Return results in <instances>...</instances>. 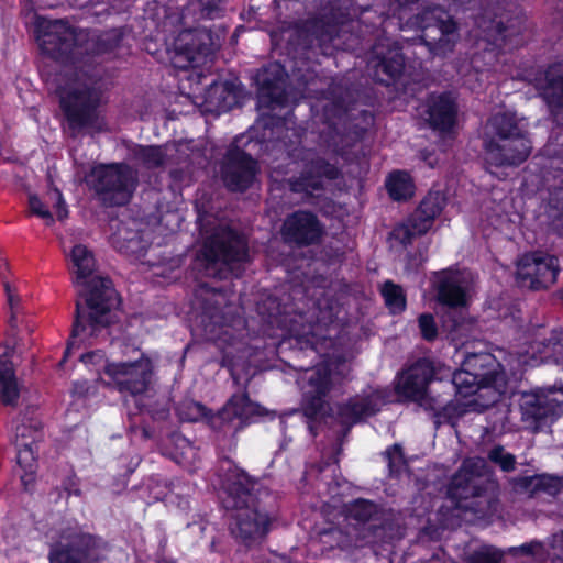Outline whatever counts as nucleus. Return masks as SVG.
<instances>
[{"label":"nucleus","instance_id":"2f4dec72","mask_svg":"<svg viewBox=\"0 0 563 563\" xmlns=\"http://www.w3.org/2000/svg\"><path fill=\"white\" fill-rule=\"evenodd\" d=\"M530 349L541 360L559 363L563 360V331L553 329L549 335L538 334L530 343Z\"/></svg>","mask_w":563,"mask_h":563},{"label":"nucleus","instance_id":"a211bd4d","mask_svg":"<svg viewBox=\"0 0 563 563\" xmlns=\"http://www.w3.org/2000/svg\"><path fill=\"white\" fill-rule=\"evenodd\" d=\"M323 234V224L318 216L310 210L292 211L286 216L280 227L283 242L297 249L319 244Z\"/></svg>","mask_w":563,"mask_h":563},{"label":"nucleus","instance_id":"393cba45","mask_svg":"<svg viewBox=\"0 0 563 563\" xmlns=\"http://www.w3.org/2000/svg\"><path fill=\"white\" fill-rule=\"evenodd\" d=\"M484 147L487 161L492 165L518 167L530 156L532 142L526 133L517 137H506L501 142H496L495 139L486 140Z\"/></svg>","mask_w":563,"mask_h":563},{"label":"nucleus","instance_id":"8fccbe9b","mask_svg":"<svg viewBox=\"0 0 563 563\" xmlns=\"http://www.w3.org/2000/svg\"><path fill=\"white\" fill-rule=\"evenodd\" d=\"M169 188L174 192H181L185 187L191 184V172L188 166L175 167L168 172Z\"/></svg>","mask_w":563,"mask_h":563},{"label":"nucleus","instance_id":"ddd939ff","mask_svg":"<svg viewBox=\"0 0 563 563\" xmlns=\"http://www.w3.org/2000/svg\"><path fill=\"white\" fill-rule=\"evenodd\" d=\"M199 415L216 431H222L234 420H239L240 428L255 422V418L263 417L267 410L257 402L251 400L247 391L233 394L224 404V406L213 412L200 402L196 404Z\"/></svg>","mask_w":563,"mask_h":563},{"label":"nucleus","instance_id":"f03ea898","mask_svg":"<svg viewBox=\"0 0 563 563\" xmlns=\"http://www.w3.org/2000/svg\"><path fill=\"white\" fill-rule=\"evenodd\" d=\"M122 27L76 30L62 20L41 19L35 25V37L42 53L54 62L69 66L91 84L101 77L99 58L114 52L124 38Z\"/></svg>","mask_w":563,"mask_h":563},{"label":"nucleus","instance_id":"412c9836","mask_svg":"<svg viewBox=\"0 0 563 563\" xmlns=\"http://www.w3.org/2000/svg\"><path fill=\"white\" fill-rule=\"evenodd\" d=\"M211 33L207 30H187L175 41L172 63L175 68L186 70L198 66L201 58L212 54Z\"/></svg>","mask_w":563,"mask_h":563},{"label":"nucleus","instance_id":"79ce46f5","mask_svg":"<svg viewBox=\"0 0 563 563\" xmlns=\"http://www.w3.org/2000/svg\"><path fill=\"white\" fill-rule=\"evenodd\" d=\"M445 206V195L440 190H430L423 197V199L420 201L416 209H418L420 213L427 216L432 221H435V219L441 214Z\"/></svg>","mask_w":563,"mask_h":563},{"label":"nucleus","instance_id":"de8ad7c7","mask_svg":"<svg viewBox=\"0 0 563 563\" xmlns=\"http://www.w3.org/2000/svg\"><path fill=\"white\" fill-rule=\"evenodd\" d=\"M487 457L492 463L498 465L503 472L509 473L516 468V456L512 453L506 452L505 448L500 444L493 446Z\"/></svg>","mask_w":563,"mask_h":563},{"label":"nucleus","instance_id":"4468645a","mask_svg":"<svg viewBox=\"0 0 563 563\" xmlns=\"http://www.w3.org/2000/svg\"><path fill=\"white\" fill-rule=\"evenodd\" d=\"M103 372L111 378L120 394L134 397L148 390L154 375V365L152 360L142 353L133 362H107Z\"/></svg>","mask_w":563,"mask_h":563},{"label":"nucleus","instance_id":"5fc2aeb1","mask_svg":"<svg viewBox=\"0 0 563 563\" xmlns=\"http://www.w3.org/2000/svg\"><path fill=\"white\" fill-rule=\"evenodd\" d=\"M428 257L421 250L408 252L405 256L404 269L407 274H418Z\"/></svg>","mask_w":563,"mask_h":563},{"label":"nucleus","instance_id":"b1692460","mask_svg":"<svg viewBox=\"0 0 563 563\" xmlns=\"http://www.w3.org/2000/svg\"><path fill=\"white\" fill-rule=\"evenodd\" d=\"M380 407L382 395L378 390L354 395L336 405V419L349 432L354 426L376 416Z\"/></svg>","mask_w":563,"mask_h":563},{"label":"nucleus","instance_id":"a878e982","mask_svg":"<svg viewBox=\"0 0 563 563\" xmlns=\"http://www.w3.org/2000/svg\"><path fill=\"white\" fill-rule=\"evenodd\" d=\"M433 289L437 303L449 310L465 309L468 305L466 288L462 285L459 276L449 269L434 274Z\"/></svg>","mask_w":563,"mask_h":563},{"label":"nucleus","instance_id":"052dcab7","mask_svg":"<svg viewBox=\"0 0 563 563\" xmlns=\"http://www.w3.org/2000/svg\"><path fill=\"white\" fill-rule=\"evenodd\" d=\"M306 424L310 435L313 439L317 438L321 427V418L306 419Z\"/></svg>","mask_w":563,"mask_h":563},{"label":"nucleus","instance_id":"c9c22d12","mask_svg":"<svg viewBox=\"0 0 563 563\" xmlns=\"http://www.w3.org/2000/svg\"><path fill=\"white\" fill-rule=\"evenodd\" d=\"M489 126L493 132V137L496 142H501L506 137H517L526 134L518 124L516 115L509 112H498L489 119Z\"/></svg>","mask_w":563,"mask_h":563},{"label":"nucleus","instance_id":"9d476101","mask_svg":"<svg viewBox=\"0 0 563 563\" xmlns=\"http://www.w3.org/2000/svg\"><path fill=\"white\" fill-rule=\"evenodd\" d=\"M66 542H55L48 551L49 563H100L110 551V543L101 536L74 530L62 534Z\"/></svg>","mask_w":563,"mask_h":563},{"label":"nucleus","instance_id":"6ab92c4d","mask_svg":"<svg viewBox=\"0 0 563 563\" xmlns=\"http://www.w3.org/2000/svg\"><path fill=\"white\" fill-rule=\"evenodd\" d=\"M412 25L421 31L420 37L431 51L442 48L448 36L457 31L456 22L439 5L427 7L417 13Z\"/></svg>","mask_w":563,"mask_h":563},{"label":"nucleus","instance_id":"13d9d810","mask_svg":"<svg viewBox=\"0 0 563 563\" xmlns=\"http://www.w3.org/2000/svg\"><path fill=\"white\" fill-rule=\"evenodd\" d=\"M321 34L317 37L318 43L322 46L325 43H330L335 37V27L332 25H322Z\"/></svg>","mask_w":563,"mask_h":563},{"label":"nucleus","instance_id":"69168bd1","mask_svg":"<svg viewBox=\"0 0 563 563\" xmlns=\"http://www.w3.org/2000/svg\"><path fill=\"white\" fill-rule=\"evenodd\" d=\"M554 10L558 14H560L563 22V0H556L554 4Z\"/></svg>","mask_w":563,"mask_h":563},{"label":"nucleus","instance_id":"39448f33","mask_svg":"<svg viewBox=\"0 0 563 563\" xmlns=\"http://www.w3.org/2000/svg\"><path fill=\"white\" fill-rule=\"evenodd\" d=\"M250 261L246 236L230 225L216 229L197 250L192 267L206 277L225 279L235 264Z\"/></svg>","mask_w":563,"mask_h":563},{"label":"nucleus","instance_id":"c85d7f7f","mask_svg":"<svg viewBox=\"0 0 563 563\" xmlns=\"http://www.w3.org/2000/svg\"><path fill=\"white\" fill-rule=\"evenodd\" d=\"M521 18L517 16H497L492 20L486 30V37L489 43L498 48H505L512 43V37L520 35Z\"/></svg>","mask_w":563,"mask_h":563},{"label":"nucleus","instance_id":"1a4fd4ad","mask_svg":"<svg viewBox=\"0 0 563 563\" xmlns=\"http://www.w3.org/2000/svg\"><path fill=\"white\" fill-rule=\"evenodd\" d=\"M435 377V367L428 357H419L406 369L397 375L395 393L398 397L417 402L426 409L432 410L438 418H449L451 407L438 404V400L429 395V385Z\"/></svg>","mask_w":563,"mask_h":563},{"label":"nucleus","instance_id":"aec40b11","mask_svg":"<svg viewBox=\"0 0 563 563\" xmlns=\"http://www.w3.org/2000/svg\"><path fill=\"white\" fill-rule=\"evenodd\" d=\"M257 170L256 159L244 150L235 146L227 151L221 174L229 191L245 192L252 187Z\"/></svg>","mask_w":563,"mask_h":563},{"label":"nucleus","instance_id":"f257e3e1","mask_svg":"<svg viewBox=\"0 0 563 563\" xmlns=\"http://www.w3.org/2000/svg\"><path fill=\"white\" fill-rule=\"evenodd\" d=\"M219 294L218 288L201 283L195 290V299H201V322L205 327L210 325L211 332L225 336L224 340L236 352V361L230 360L228 352L222 357V366L228 367L232 376L240 361L246 365L261 362L286 343L300 352L310 350L317 353L318 345L325 340L321 327L309 321L306 312L296 310L276 296H268L257 305L265 325L262 334L252 335L245 318L236 313L229 319L221 305L213 300Z\"/></svg>","mask_w":563,"mask_h":563},{"label":"nucleus","instance_id":"338daca9","mask_svg":"<svg viewBox=\"0 0 563 563\" xmlns=\"http://www.w3.org/2000/svg\"><path fill=\"white\" fill-rule=\"evenodd\" d=\"M399 4L406 5L409 3H416L418 0H397Z\"/></svg>","mask_w":563,"mask_h":563},{"label":"nucleus","instance_id":"0e129e2a","mask_svg":"<svg viewBox=\"0 0 563 563\" xmlns=\"http://www.w3.org/2000/svg\"><path fill=\"white\" fill-rule=\"evenodd\" d=\"M331 464H333L336 468H339V460H338V457H335V456H330V457H328V460H327V461H324V462L322 461V462L319 464V472H323V471H324V468H325L327 466H330Z\"/></svg>","mask_w":563,"mask_h":563},{"label":"nucleus","instance_id":"7ed1b4c3","mask_svg":"<svg viewBox=\"0 0 563 563\" xmlns=\"http://www.w3.org/2000/svg\"><path fill=\"white\" fill-rule=\"evenodd\" d=\"M70 256L76 267L75 283L85 286L79 296L85 299L89 311H85L80 300L76 301L75 317L65 355L71 349H79L81 345L91 346L100 341H107L110 335L109 327L112 322L111 309L118 297V292L109 277L95 276L86 282L93 273L96 264L93 254L87 246L76 244L71 250Z\"/></svg>","mask_w":563,"mask_h":563},{"label":"nucleus","instance_id":"f8f14e48","mask_svg":"<svg viewBox=\"0 0 563 563\" xmlns=\"http://www.w3.org/2000/svg\"><path fill=\"white\" fill-rule=\"evenodd\" d=\"M234 518L231 533L235 540L250 548L261 543L276 520L278 503L276 494L266 495L263 503L243 508Z\"/></svg>","mask_w":563,"mask_h":563},{"label":"nucleus","instance_id":"58836bf2","mask_svg":"<svg viewBox=\"0 0 563 563\" xmlns=\"http://www.w3.org/2000/svg\"><path fill=\"white\" fill-rule=\"evenodd\" d=\"M133 158L147 169L162 167L167 158L166 152L159 145L137 144L132 150Z\"/></svg>","mask_w":563,"mask_h":563},{"label":"nucleus","instance_id":"dca6fc26","mask_svg":"<svg viewBox=\"0 0 563 563\" xmlns=\"http://www.w3.org/2000/svg\"><path fill=\"white\" fill-rule=\"evenodd\" d=\"M368 65L375 81L390 86L398 81L406 67L402 46L398 41L387 36L376 38L371 48Z\"/></svg>","mask_w":563,"mask_h":563},{"label":"nucleus","instance_id":"bb28decb","mask_svg":"<svg viewBox=\"0 0 563 563\" xmlns=\"http://www.w3.org/2000/svg\"><path fill=\"white\" fill-rule=\"evenodd\" d=\"M536 86L552 114L563 110V64L552 63L536 77Z\"/></svg>","mask_w":563,"mask_h":563},{"label":"nucleus","instance_id":"4c0bfd02","mask_svg":"<svg viewBox=\"0 0 563 563\" xmlns=\"http://www.w3.org/2000/svg\"><path fill=\"white\" fill-rule=\"evenodd\" d=\"M380 295L390 314L398 316L406 310L407 297L400 285L386 280L382 285Z\"/></svg>","mask_w":563,"mask_h":563},{"label":"nucleus","instance_id":"5701e85b","mask_svg":"<svg viewBox=\"0 0 563 563\" xmlns=\"http://www.w3.org/2000/svg\"><path fill=\"white\" fill-rule=\"evenodd\" d=\"M345 517L347 520L354 521L357 527L367 526L374 537H383L394 527L391 511L365 498H356L346 504Z\"/></svg>","mask_w":563,"mask_h":563},{"label":"nucleus","instance_id":"2eb2a0df","mask_svg":"<svg viewBox=\"0 0 563 563\" xmlns=\"http://www.w3.org/2000/svg\"><path fill=\"white\" fill-rule=\"evenodd\" d=\"M302 166L298 174L287 179L288 189L303 197H313L316 191L324 190V180H335L340 169L325 158L311 152H303Z\"/></svg>","mask_w":563,"mask_h":563},{"label":"nucleus","instance_id":"20e7f679","mask_svg":"<svg viewBox=\"0 0 563 563\" xmlns=\"http://www.w3.org/2000/svg\"><path fill=\"white\" fill-rule=\"evenodd\" d=\"M499 482L483 457L465 459L452 476L448 496L461 510L471 511L477 519L493 518L499 508Z\"/></svg>","mask_w":563,"mask_h":563},{"label":"nucleus","instance_id":"0eeeda50","mask_svg":"<svg viewBox=\"0 0 563 563\" xmlns=\"http://www.w3.org/2000/svg\"><path fill=\"white\" fill-rule=\"evenodd\" d=\"M59 109L74 136L87 131H102L99 108L101 91L93 85L65 86L57 89Z\"/></svg>","mask_w":563,"mask_h":563},{"label":"nucleus","instance_id":"6e6d98bb","mask_svg":"<svg viewBox=\"0 0 563 563\" xmlns=\"http://www.w3.org/2000/svg\"><path fill=\"white\" fill-rule=\"evenodd\" d=\"M29 207L31 212L41 218L46 220V223L49 225L54 223V218L47 206L36 195H30L29 196Z\"/></svg>","mask_w":563,"mask_h":563},{"label":"nucleus","instance_id":"774afa93","mask_svg":"<svg viewBox=\"0 0 563 563\" xmlns=\"http://www.w3.org/2000/svg\"><path fill=\"white\" fill-rule=\"evenodd\" d=\"M158 563H177V562L174 560H170V559H163V560L158 561Z\"/></svg>","mask_w":563,"mask_h":563},{"label":"nucleus","instance_id":"72a5a7b5","mask_svg":"<svg viewBox=\"0 0 563 563\" xmlns=\"http://www.w3.org/2000/svg\"><path fill=\"white\" fill-rule=\"evenodd\" d=\"M386 190L394 201H407L415 196L416 185L407 170H393L385 180Z\"/></svg>","mask_w":563,"mask_h":563},{"label":"nucleus","instance_id":"423d86ee","mask_svg":"<svg viewBox=\"0 0 563 563\" xmlns=\"http://www.w3.org/2000/svg\"><path fill=\"white\" fill-rule=\"evenodd\" d=\"M256 86V106L261 111L260 124L264 130L274 132L287 125V115L274 111L284 109L288 103L287 73L278 62L263 65L253 76Z\"/></svg>","mask_w":563,"mask_h":563},{"label":"nucleus","instance_id":"a19ab883","mask_svg":"<svg viewBox=\"0 0 563 563\" xmlns=\"http://www.w3.org/2000/svg\"><path fill=\"white\" fill-rule=\"evenodd\" d=\"M383 455L387 462L388 476L390 478H399L408 466L401 444L394 443L387 446Z\"/></svg>","mask_w":563,"mask_h":563},{"label":"nucleus","instance_id":"bf43d9fd","mask_svg":"<svg viewBox=\"0 0 563 563\" xmlns=\"http://www.w3.org/2000/svg\"><path fill=\"white\" fill-rule=\"evenodd\" d=\"M55 194L57 196V205H56L57 218H58V220H63V219L67 218L68 209H67V206H66V203H65V201L63 199L62 192L58 189H56Z\"/></svg>","mask_w":563,"mask_h":563},{"label":"nucleus","instance_id":"4be33fe9","mask_svg":"<svg viewBox=\"0 0 563 563\" xmlns=\"http://www.w3.org/2000/svg\"><path fill=\"white\" fill-rule=\"evenodd\" d=\"M563 406V395L559 399L554 388L536 389L530 393H522L519 407L523 421H529L537 427L552 421L559 416Z\"/></svg>","mask_w":563,"mask_h":563},{"label":"nucleus","instance_id":"f3484780","mask_svg":"<svg viewBox=\"0 0 563 563\" xmlns=\"http://www.w3.org/2000/svg\"><path fill=\"white\" fill-rule=\"evenodd\" d=\"M560 272L559 258L543 251L527 253L517 264V280L531 290L549 288Z\"/></svg>","mask_w":563,"mask_h":563},{"label":"nucleus","instance_id":"9b49d317","mask_svg":"<svg viewBox=\"0 0 563 563\" xmlns=\"http://www.w3.org/2000/svg\"><path fill=\"white\" fill-rule=\"evenodd\" d=\"M228 462L229 466L221 478L222 505L227 510L249 508L263 503L266 495L275 494L260 478L250 475L233 461Z\"/></svg>","mask_w":563,"mask_h":563},{"label":"nucleus","instance_id":"3c124183","mask_svg":"<svg viewBox=\"0 0 563 563\" xmlns=\"http://www.w3.org/2000/svg\"><path fill=\"white\" fill-rule=\"evenodd\" d=\"M405 221L418 236L427 234L434 224V221L420 213L418 209H415Z\"/></svg>","mask_w":563,"mask_h":563},{"label":"nucleus","instance_id":"864d4df0","mask_svg":"<svg viewBox=\"0 0 563 563\" xmlns=\"http://www.w3.org/2000/svg\"><path fill=\"white\" fill-rule=\"evenodd\" d=\"M389 238L391 240L397 241L399 244H401L404 247H407L408 245H411L413 240L418 238V235L415 233L411 228H409V224L406 223L404 220L402 222L396 224L391 231L389 232Z\"/></svg>","mask_w":563,"mask_h":563},{"label":"nucleus","instance_id":"cd10ccee","mask_svg":"<svg viewBox=\"0 0 563 563\" xmlns=\"http://www.w3.org/2000/svg\"><path fill=\"white\" fill-rule=\"evenodd\" d=\"M457 108L449 93L442 92L432 98L427 109L429 126L439 132H449L456 121Z\"/></svg>","mask_w":563,"mask_h":563},{"label":"nucleus","instance_id":"c756f323","mask_svg":"<svg viewBox=\"0 0 563 563\" xmlns=\"http://www.w3.org/2000/svg\"><path fill=\"white\" fill-rule=\"evenodd\" d=\"M236 86L230 80H213L206 89L205 101L217 112L230 111L235 103Z\"/></svg>","mask_w":563,"mask_h":563},{"label":"nucleus","instance_id":"7c9ffc66","mask_svg":"<svg viewBox=\"0 0 563 563\" xmlns=\"http://www.w3.org/2000/svg\"><path fill=\"white\" fill-rule=\"evenodd\" d=\"M515 484L531 494L544 493L553 497L558 496L563 489V478L548 473L520 476L515 479Z\"/></svg>","mask_w":563,"mask_h":563},{"label":"nucleus","instance_id":"6e6552de","mask_svg":"<svg viewBox=\"0 0 563 563\" xmlns=\"http://www.w3.org/2000/svg\"><path fill=\"white\" fill-rule=\"evenodd\" d=\"M136 186V174L126 163L100 164L90 174V187L104 207L128 205Z\"/></svg>","mask_w":563,"mask_h":563},{"label":"nucleus","instance_id":"680f3d73","mask_svg":"<svg viewBox=\"0 0 563 563\" xmlns=\"http://www.w3.org/2000/svg\"><path fill=\"white\" fill-rule=\"evenodd\" d=\"M540 545L539 542L523 543L518 548V551L525 555H532L534 554L536 548Z\"/></svg>","mask_w":563,"mask_h":563},{"label":"nucleus","instance_id":"37998d69","mask_svg":"<svg viewBox=\"0 0 563 563\" xmlns=\"http://www.w3.org/2000/svg\"><path fill=\"white\" fill-rule=\"evenodd\" d=\"M325 397L310 391L305 393L299 409L303 417L306 419L323 418L327 405Z\"/></svg>","mask_w":563,"mask_h":563},{"label":"nucleus","instance_id":"603ef678","mask_svg":"<svg viewBox=\"0 0 563 563\" xmlns=\"http://www.w3.org/2000/svg\"><path fill=\"white\" fill-rule=\"evenodd\" d=\"M418 327L424 341L432 342L438 338L439 332L433 314L429 312L421 313L418 317Z\"/></svg>","mask_w":563,"mask_h":563},{"label":"nucleus","instance_id":"09e8293b","mask_svg":"<svg viewBox=\"0 0 563 563\" xmlns=\"http://www.w3.org/2000/svg\"><path fill=\"white\" fill-rule=\"evenodd\" d=\"M115 247L124 255L133 256L135 258L143 257L146 254V246L139 234H134L132 238L124 241L114 240Z\"/></svg>","mask_w":563,"mask_h":563},{"label":"nucleus","instance_id":"e433bc0d","mask_svg":"<svg viewBox=\"0 0 563 563\" xmlns=\"http://www.w3.org/2000/svg\"><path fill=\"white\" fill-rule=\"evenodd\" d=\"M16 448V462L19 467L23 471L20 475L21 483L25 490L30 489L35 482L37 471V445L15 446Z\"/></svg>","mask_w":563,"mask_h":563},{"label":"nucleus","instance_id":"49530a36","mask_svg":"<svg viewBox=\"0 0 563 563\" xmlns=\"http://www.w3.org/2000/svg\"><path fill=\"white\" fill-rule=\"evenodd\" d=\"M504 553L493 545H483L466 555L465 563H500Z\"/></svg>","mask_w":563,"mask_h":563},{"label":"nucleus","instance_id":"a18cd8bd","mask_svg":"<svg viewBox=\"0 0 563 563\" xmlns=\"http://www.w3.org/2000/svg\"><path fill=\"white\" fill-rule=\"evenodd\" d=\"M308 383L313 388V394L328 396L332 388L331 371L329 366H318L310 375Z\"/></svg>","mask_w":563,"mask_h":563},{"label":"nucleus","instance_id":"4d7b16f0","mask_svg":"<svg viewBox=\"0 0 563 563\" xmlns=\"http://www.w3.org/2000/svg\"><path fill=\"white\" fill-rule=\"evenodd\" d=\"M200 11L203 18L213 19L219 11V4L217 0H208L206 2L200 0Z\"/></svg>","mask_w":563,"mask_h":563},{"label":"nucleus","instance_id":"f704fd0d","mask_svg":"<svg viewBox=\"0 0 563 563\" xmlns=\"http://www.w3.org/2000/svg\"><path fill=\"white\" fill-rule=\"evenodd\" d=\"M20 386L11 362L0 361V402L5 407H16Z\"/></svg>","mask_w":563,"mask_h":563},{"label":"nucleus","instance_id":"473e14b6","mask_svg":"<svg viewBox=\"0 0 563 563\" xmlns=\"http://www.w3.org/2000/svg\"><path fill=\"white\" fill-rule=\"evenodd\" d=\"M484 376L485 374L472 373L462 366L452 374L448 385L456 396L466 398L475 395L481 387L488 386Z\"/></svg>","mask_w":563,"mask_h":563},{"label":"nucleus","instance_id":"e2e57ef3","mask_svg":"<svg viewBox=\"0 0 563 563\" xmlns=\"http://www.w3.org/2000/svg\"><path fill=\"white\" fill-rule=\"evenodd\" d=\"M102 354L101 351H91L87 352L81 355V361L87 364H93L96 362V358H101Z\"/></svg>","mask_w":563,"mask_h":563},{"label":"nucleus","instance_id":"c03bdc74","mask_svg":"<svg viewBox=\"0 0 563 563\" xmlns=\"http://www.w3.org/2000/svg\"><path fill=\"white\" fill-rule=\"evenodd\" d=\"M42 427L33 423H21L15 428V446L37 445L42 440Z\"/></svg>","mask_w":563,"mask_h":563},{"label":"nucleus","instance_id":"ea45409f","mask_svg":"<svg viewBox=\"0 0 563 563\" xmlns=\"http://www.w3.org/2000/svg\"><path fill=\"white\" fill-rule=\"evenodd\" d=\"M493 363L494 356L490 353H471L465 356L462 366L472 373L485 374V383L490 385L496 376Z\"/></svg>","mask_w":563,"mask_h":563}]
</instances>
